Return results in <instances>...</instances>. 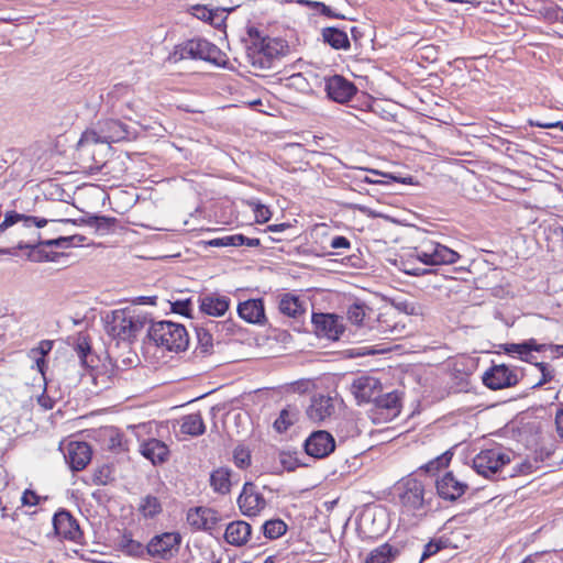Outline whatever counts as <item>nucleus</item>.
I'll return each instance as SVG.
<instances>
[{
    "label": "nucleus",
    "mask_w": 563,
    "mask_h": 563,
    "mask_svg": "<svg viewBox=\"0 0 563 563\" xmlns=\"http://www.w3.org/2000/svg\"><path fill=\"white\" fill-rule=\"evenodd\" d=\"M400 511L408 516H422L431 509L432 492L415 476L401 478L395 486Z\"/></svg>",
    "instance_id": "1"
},
{
    "label": "nucleus",
    "mask_w": 563,
    "mask_h": 563,
    "mask_svg": "<svg viewBox=\"0 0 563 563\" xmlns=\"http://www.w3.org/2000/svg\"><path fill=\"white\" fill-rule=\"evenodd\" d=\"M103 321L106 333L118 342L135 339L150 322L145 313L130 307L110 311Z\"/></svg>",
    "instance_id": "2"
},
{
    "label": "nucleus",
    "mask_w": 563,
    "mask_h": 563,
    "mask_svg": "<svg viewBox=\"0 0 563 563\" xmlns=\"http://www.w3.org/2000/svg\"><path fill=\"white\" fill-rule=\"evenodd\" d=\"M135 137V131L115 119L99 120L93 129L86 130L78 142L79 146L97 143H118Z\"/></svg>",
    "instance_id": "3"
},
{
    "label": "nucleus",
    "mask_w": 563,
    "mask_h": 563,
    "mask_svg": "<svg viewBox=\"0 0 563 563\" xmlns=\"http://www.w3.org/2000/svg\"><path fill=\"white\" fill-rule=\"evenodd\" d=\"M148 338L156 346L170 352L185 351L189 343L186 328L167 320L153 322L148 329Z\"/></svg>",
    "instance_id": "4"
},
{
    "label": "nucleus",
    "mask_w": 563,
    "mask_h": 563,
    "mask_svg": "<svg viewBox=\"0 0 563 563\" xmlns=\"http://www.w3.org/2000/svg\"><path fill=\"white\" fill-rule=\"evenodd\" d=\"M85 241L86 236L80 234H73L69 236H59L57 239L43 241L38 239L36 243H24L21 241L18 243L16 247L19 250H31L29 258L33 262H55L59 254L56 252H45L43 249H41L42 246L68 249L71 246L81 245Z\"/></svg>",
    "instance_id": "5"
},
{
    "label": "nucleus",
    "mask_w": 563,
    "mask_h": 563,
    "mask_svg": "<svg viewBox=\"0 0 563 563\" xmlns=\"http://www.w3.org/2000/svg\"><path fill=\"white\" fill-rule=\"evenodd\" d=\"M287 45L283 40L264 37L253 43L247 58L250 63L258 69H269L275 60L279 59L286 52Z\"/></svg>",
    "instance_id": "6"
},
{
    "label": "nucleus",
    "mask_w": 563,
    "mask_h": 563,
    "mask_svg": "<svg viewBox=\"0 0 563 563\" xmlns=\"http://www.w3.org/2000/svg\"><path fill=\"white\" fill-rule=\"evenodd\" d=\"M219 48L205 38H192L177 45L169 57L173 62L192 58L219 63Z\"/></svg>",
    "instance_id": "7"
},
{
    "label": "nucleus",
    "mask_w": 563,
    "mask_h": 563,
    "mask_svg": "<svg viewBox=\"0 0 563 563\" xmlns=\"http://www.w3.org/2000/svg\"><path fill=\"white\" fill-rule=\"evenodd\" d=\"M511 453L501 446L482 450L473 459V468L477 474L490 478L510 463Z\"/></svg>",
    "instance_id": "8"
},
{
    "label": "nucleus",
    "mask_w": 563,
    "mask_h": 563,
    "mask_svg": "<svg viewBox=\"0 0 563 563\" xmlns=\"http://www.w3.org/2000/svg\"><path fill=\"white\" fill-rule=\"evenodd\" d=\"M400 396L397 391L379 394L369 409V417L374 423H385L394 420L400 413Z\"/></svg>",
    "instance_id": "9"
},
{
    "label": "nucleus",
    "mask_w": 563,
    "mask_h": 563,
    "mask_svg": "<svg viewBox=\"0 0 563 563\" xmlns=\"http://www.w3.org/2000/svg\"><path fill=\"white\" fill-rule=\"evenodd\" d=\"M181 536L178 532H164L154 536L146 545V553L152 558L167 560L179 549Z\"/></svg>",
    "instance_id": "10"
},
{
    "label": "nucleus",
    "mask_w": 563,
    "mask_h": 563,
    "mask_svg": "<svg viewBox=\"0 0 563 563\" xmlns=\"http://www.w3.org/2000/svg\"><path fill=\"white\" fill-rule=\"evenodd\" d=\"M241 512L246 517L260 515L267 506L266 499L253 483H245L238 497Z\"/></svg>",
    "instance_id": "11"
},
{
    "label": "nucleus",
    "mask_w": 563,
    "mask_h": 563,
    "mask_svg": "<svg viewBox=\"0 0 563 563\" xmlns=\"http://www.w3.org/2000/svg\"><path fill=\"white\" fill-rule=\"evenodd\" d=\"M438 496L445 501H455L468 489V484L459 479L453 472H445L435 479Z\"/></svg>",
    "instance_id": "12"
},
{
    "label": "nucleus",
    "mask_w": 563,
    "mask_h": 563,
    "mask_svg": "<svg viewBox=\"0 0 563 563\" xmlns=\"http://www.w3.org/2000/svg\"><path fill=\"white\" fill-rule=\"evenodd\" d=\"M324 90L328 97L338 102H349L357 91L356 86L341 75L324 77Z\"/></svg>",
    "instance_id": "13"
},
{
    "label": "nucleus",
    "mask_w": 563,
    "mask_h": 563,
    "mask_svg": "<svg viewBox=\"0 0 563 563\" xmlns=\"http://www.w3.org/2000/svg\"><path fill=\"white\" fill-rule=\"evenodd\" d=\"M306 453L314 459H324L335 449V440L324 430L313 431L305 441Z\"/></svg>",
    "instance_id": "14"
},
{
    "label": "nucleus",
    "mask_w": 563,
    "mask_h": 563,
    "mask_svg": "<svg viewBox=\"0 0 563 563\" xmlns=\"http://www.w3.org/2000/svg\"><path fill=\"white\" fill-rule=\"evenodd\" d=\"M483 383L489 389L498 390L515 386L518 383V375L505 364L494 365L484 373Z\"/></svg>",
    "instance_id": "15"
},
{
    "label": "nucleus",
    "mask_w": 563,
    "mask_h": 563,
    "mask_svg": "<svg viewBox=\"0 0 563 563\" xmlns=\"http://www.w3.org/2000/svg\"><path fill=\"white\" fill-rule=\"evenodd\" d=\"M350 389L358 404H373L382 393L383 387L377 378L363 375L353 380Z\"/></svg>",
    "instance_id": "16"
},
{
    "label": "nucleus",
    "mask_w": 563,
    "mask_h": 563,
    "mask_svg": "<svg viewBox=\"0 0 563 563\" xmlns=\"http://www.w3.org/2000/svg\"><path fill=\"white\" fill-rule=\"evenodd\" d=\"M312 324L319 336H324L333 341L339 340L344 331V327L339 317L331 313H313Z\"/></svg>",
    "instance_id": "17"
},
{
    "label": "nucleus",
    "mask_w": 563,
    "mask_h": 563,
    "mask_svg": "<svg viewBox=\"0 0 563 563\" xmlns=\"http://www.w3.org/2000/svg\"><path fill=\"white\" fill-rule=\"evenodd\" d=\"M278 310L283 316L292 318L296 321L305 319L307 313V301L299 295L284 292L277 297Z\"/></svg>",
    "instance_id": "18"
},
{
    "label": "nucleus",
    "mask_w": 563,
    "mask_h": 563,
    "mask_svg": "<svg viewBox=\"0 0 563 563\" xmlns=\"http://www.w3.org/2000/svg\"><path fill=\"white\" fill-rule=\"evenodd\" d=\"M53 526L56 534L63 539L78 541L81 537L77 520L66 510H59L54 515Z\"/></svg>",
    "instance_id": "19"
},
{
    "label": "nucleus",
    "mask_w": 563,
    "mask_h": 563,
    "mask_svg": "<svg viewBox=\"0 0 563 563\" xmlns=\"http://www.w3.org/2000/svg\"><path fill=\"white\" fill-rule=\"evenodd\" d=\"M219 521L218 512L207 507H196L189 509L187 522L197 530L212 531Z\"/></svg>",
    "instance_id": "20"
},
{
    "label": "nucleus",
    "mask_w": 563,
    "mask_h": 563,
    "mask_svg": "<svg viewBox=\"0 0 563 563\" xmlns=\"http://www.w3.org/2000/svg\"><path fill=\"white\" fill-rule=\"evenodd\" d=\"M139 451L142 456L151 461L153 465L167 462L170 453L167 444L155 438L143 440L140 443Z\"/></svg>",
    "instance_id": "21"
},
{
    "label": "nucleus",
    "mask_w": 563,
    "mask_h": 563,
    "mask_svg": "<svg viewBox=\"0 0 563 563\" xmlns=\"http://www.w3.org/2000/svg\"><path fill=\"white\" fill-rule=\"evenodd\" d=\"M91 448L86 442H70L65 455L70 468L75 472L86 468L91 460Z\"/></svg>",
    "instance_id": "22"
},
{
    "label": "nucleus",
    "mask_w": 563,
    "mask_h": 563,
    "mask_svg": "<svg viewBox=\"0 0 563 563\" xmlns=\"http://www.w3.org/2000/svg\"><path fill=\"white\" fill-rule=\"evenodd\" d=\"M239 317L249 323L263 325L266 322L263 299H247L238 306Z\"/></svg>",
    "instance_id": "23"
},
{
    "label": "nucleus",
    "mask_w": 563,
    "mask_h": 563,
    "mask_svg": "<svg viewBox=\"0 0 563 563\" xmlns=\"http://www.w3.org/2000/svg\"><path fill=\"white\" fill-rule=\"evenodd\" d=\"M334 412L333 399L322 394L314 395L306 413L308 418L314 422H320L329 418Z\"/></svg>",
    "instance_id": "24"
},
{
    "label": "nucleus",
    "mask_w": 563,
    "mask_h": 563,
    "mask_svg": "<svg viewBox=\"0 0 563 563\" xmlns=\"http://www.w3.org/2000/svg\"><path fill=\"white\" fill-rule=\"evenodd\" d=\"M199 302L201 312L212 317L224 316L230 307V298L219 294L203 295L200 297Z\"/></svg>",
    "instance_id": "25"
},
{
    "label": "nucleus",
    "mask_w": 563,
    "mask_h": 563,
    "mask_svg": "<svg viewBox=\"0 0 563 563\" xmlns=\"http://www.w3.org/2000/svg\"><path fill=\"white\" fill-rule=\"evenodd\" d=\"M548 347L547 344H539L534 339L523 341L521 343H507L503 345L506 354L511 356H518L525 362H531V353L543 352Z\"/></svg>",
    "instance_id": "26"
},
{
    "label": "nucleus",
    "mask_w": 563,
    "mask_h": 563,
    "mask_svg": "<svg viewBox=\"0 0 563 563\" xmlns=\"http://www.w3.org/2000/svg\"><path fill=\"white\" fill-rule=\"evenodd\" d=\"M426 243L430 252L431 264L433 266L454 264L461 257L457 252L443 244L433 241Z\"/></svg>",
    "instance_id": "27"
},
{
    "label": "nucleus",
    "mask_w": 563,
    "mask_h": 563,
    "mask_svg": "<svg viewBox=\"0 0 563 563\" xmlns=\"http://www.w3.org/2000/svg\"><path fill=\"white\" fill-rule=\"evenodd\" d=\"M252 528L245 521H233L227 526L224 539L229 544L241 547L249 541Z\"/></svg>",
    "instance_id": "28"
},
{
    "label": "nucleus",
    "mask_w": 563,
    "mask_h": 563,
    "mask_svg": "<svg viewBox=\"0 0 563 563\" xmlns=\"http://www.w3.org/2000/svg\"><path fill=\"white\" fill-rule=\"evenodd\" d=\"M258 239H251L243 234H232L225 235L221 238H216L207 242L209 246L212 247H227V246H242L246 245L249 247H255L260 245Z\"/></svg>",
    "instance_id": "29"
},
{
    "label": "nucleus",
    "mask_w": 563,
    "mask_h": 563,
    "mask_svg": "<svg viewBox=\"0 0 563 563\" xmlns=\"http://www.w3.org/2000/svg\"><path fill=\"white\" fill-rule=\"evenodd\" d=\"M399 555V550L389 544L384 543L369 552L365 563H391Z\"/></svg>",
    "instance_id": "30"
},
{
    "label": "nucleus",
    "mask_w": 563,
    "mask_h": 563,
    "mask_svg": "<svg viewBox=\"0 0 563 563\" xmlns=\"http://www.w3.org/2000/svg\"><path fill=\"white\" fill-rule=\"evenodd\" d=\"M323 42L334 49H347L350 41L347 34L336 27H325L322 30Z\"/></svg>",
    "instance_id": "31"
},
{
    "label": "nucleus",
    "mask_w": 563,
    "mask_h": 563,
    "mask_svg": "<svg viewBox=\"0 0 563 563\" xmlns=\"http://www.w3.org/2000/svg\"><path fill=\"white\" fill-rule=\"evenodd\" d=\"M180 431L184 434L198 437L205 433L206 427L199 412L190 413L181 418Z\"/></svg>",
    "instance_id": "32"
},
{
    "label": "nucleus",
    "mask_w": 563,
    "mask_h": 563,
    "mask_svg": "<svg viewBox=\"0 0 563 563\" xmlns=\"http://www.w3.org/2000/svg\"><path fill=\"white\" fill-rule=\"evenodd\" d=\"M102 437L109 450L120 453L128 450L123 433L113 427L104 428Z\"/></svg>",
    "instance_id": "33"
},
{
    "label": "nucleus",
    "mask_w": 563,
    "mask_h": 563,
    "mask_svg": "<svg viewBox=\"0 0 563 563\" xmlns=\"http://www.w3.org/2000/svg\"><path fill=\"white\" fill-rule=\"evenodd\" d=\"M3 221L4 224L8 225L9 228L21 221L23 222L24 228H31L33 225L36 228H43L47 224V220L44 218L25 216L18 213L15 211L7 212Z\"/></svg>",
    "instance_id": "34"
},
{
    "label": "nucleus",
    "mask_w": 563,
    "mask_h": 563,
    "mask_svg": "<svg viewBox=\"0 0 563 563\" xmlns=\"http://www.w3.org/2000/svg\"><path fill=\"white\" fill-rule=\"evenodd\" d=\"M231 471L227 467H220L210 475V485L219 494H228L231 488Z\"/></svg>",
    "instance_id": "35"
},
{
    "label": "nucleus",
    "mask_w": 563,
    "mask_h": 563,
    "mask_svg": "<svg viewBox=\"0 0 563 563\" xmlns=\"http://www.w3.org/2000/svg\"><path fill=\"white\" fill-rule=\"evenodd\" d=\"M119 548L122 552L134 558H142L146 552V547L134 540L129 534H123L119 540Z\"/></svg>",
    "instance_id": "36"
},
{
    "label": "nucleus",
    "mask_w": 563,
    "mask_h": 563,
    "mask_svg": "<svg viewBox=\"0 0 563 563\" xmlns=\"http://www.w3.org/2000/svg\"><path fill=\"white\" fill-rule=\"evenodd\" d=\"M262 528L264 536L271 540L282 537L287 531V525L282 519L267 520Z\"/></svg>",
    "instance_id": "37"
},
{
    "label": "nucleus",
    "mask_w": 563,
    "mask_h": 563,
    "mask_svg": "<svg viewBox=\"0 0 563 563\" xmlns=\"http://www.w3.org/2000/svg\"><path fill=\"white\" fill-rule=\"evenodd\" d=\"M140 511L146 518H153L162 511V505L157 497L147 495L140 504Z\"/></svg>",
    "instance_id": "38"
},
{
    "label": "nucleus",
    "mask_w": 563,
    "mask_h": 563,
    "mask_svg": "<svg viewBox=\"0 0 563 563\" xmlns=\"http://www.w3.org/2000/svg\"><path fill=\"white\" fill-rule=\"evenodd\" d=\"M453 453L451 451H446L442 453L441 455L437 456L435 459L429 461L427 464L421 466L420 468L426 471L427 473H434L442 468H445L449 466L451 460H452Z\"/></svg>",
    "instance_id": "39"
},
{
    "label": "nucleus",
    "mask_w": 563,
    "mask_h": 563,
    "mask_svg": "<svg viewBox=\"0 0 563 563\" xmlns=\"http://www.w3.org/2000/svg\"><path fill=\"white\" fill-rule=\"evenodd\" d=\"M87 225L93 228L98 233L106 234L110 231L111 227L114 223V219L103 217V216H93L89 217L86 220Z\"/></svg>",
    "instance_id": "40"
},
{
    "label": "nucleus",
    "mask_w": 563,
    "mask_h": 563,
    "mask_svg": "<svg viewBox=\"0 0 563 563\" xmlns=\"http://www.w3.org/2000/svg\"><path fill=\"white\" fill-rule=\"evenodd\" d=\"M400 269L405 274L411 275V276H421V275L434 273V271L431 268L418 266L417 263L415 262V257H412V256L405 261H401Z\"/></svg>",
    "instance_id": "41"
},
{
    "label": "nucleus",
    "mask_w": 563,
    "mask_h": 563,
    "mask_svg": "<svg viewBox=\"0 0 563 563\" xmlns=\"http://www.w3.org/2000/svg\"><path fill=\"white\" fill-rule=\"evenodd\" d=\"M366 316V307L363 303L354 302L347 308L346 317L355 325H361Z\"/></svg>",
    "instance_id": "42"
},
{
    "label": "nucleus",
    "mask_w": 563,
    "mask_h": 563,
    "mask_svg": "<svg viewBox=\"0 0 563 563\" xmlns=\"http://www.w3.org/2000/svg\"><path fill=\"white\" fill-rule=\"evenodd\" d=\"M233 461L240 468L247 467L251 463L250 451L243 445H238L233 451Z\"/></svg>",
    "instance_id": "43"
},
{
    "label": "nucleus",
    "mask_w": 563,
    "mask_h": 563,
    "mask_svg": "<svg viewBox=\"0 0 563 563\" xmlns=\"http://www.w3.org/2000/svg\"><path fill=\"white\" fill-rule=\"evenodd\" d=\"M92 380L99 390H106L111 387L113 383L112 376L108 375L107 372L97 369L92 373Z\"/></svg>",
    "instance_id": "44"
},
{
    "label": "nucleus",
    "mask_w": 563,
    "mask_h": 563,
    "mask_svg": "<svg viewBox=\"0 0 563 563\" xmlns=\"http://www.w3.org/2000/svg\"><path fill=\"white\" fill-rule=\"evenodd\" d=\"M75 351L81 362L82 365H88V357L91 353V347L89 342L85 338H79Z\"/></svg>",
    "instance_id": "45"
},
{
    "label": "nucleus",
    "mask_w": 563,
    "mask_h": 563,
    "mask_svg": "<svg viewBox=\"0 0 563 563\" xmlns=\"http://www.w3.org/2000/svg\"><path fill=\"white\" fill-rule=\"evenodd\" d=\"M443 548H444V542L441 539L431 540L430 542H428L424 545L423 552L421 554V560H426V559L437 554Z\"/></svg>",
    "instance_id": "46"
},
{
    "label": "nucleus",
    "mask_w": 563,
    "mask_h": 563,
    "mask_svg": "<svg viewBox=\"0 0 563 563\" xmlns=\"http://www.w3.org/2000/svg\"><path fill=\"white\" fill-rule=\"evenodd\" d=\"M412 257H415L422 265L433 266L431 264V256L427 243H423L420 247L415 249V254Z\"/></svg>",
    "instance_id": "47"
},
{
    "label": "nucleus",
    "mask_w": 563,
    "mask_h": 563,
    "mask_svg": "<svg viewBox=\"0 0 563 563\" xmlns=\"http://www.w3.org/2000/svg\"><path fill=\"white\" fill-rule=\"evenodd\" d=\"M280 463L284 466L285 470L291 472L300 466H305L296 456H292L291 454L283 453L280 455Z\"/></svg>",
    "instance_id": "48"
},
{
    "label": "nucleus",
    "mask_w": 563,
    "mask_h": 563,
    "mask_svg": "<svg viewBox=\"0 0 563 563\" xmlns=\"http://www.w3.org/2000/svg\"><path fill=\"white\" fill-rule=\"evenodd\" d=\"M192 15L201 21H212L213 12L206 5L197 4L191 8Z\"/></svg>",
    "instance_id": "49"
},
{
    "label": "nucleus",
    "mask_w": 563,
    "mask_h": 563,
    "mask_svg": "<svg viewBox=\"0 0 563 563\" xmlns=\"http://www.w3.org/2000/svg\"><path fill=\"white\" fill-rule=\"evenodd\" d=\"M172 307L174 312L188 317L191 310V300H176L173 302Z\"/></svg>",
    "instance_id": "50"
},
{
    "label": "nucleus",
    "mask_w": 563,
    "mask_h": 563,
    "mask_svg": "<svg viewBox=\"0 0 563 563\" xmlns=\"http://www.w3.org/2000/svg\"><path fill=\"white\" fill-rule=\"evenodd\" d=\"M37 402L45 410L53 409L56 402V399L48 394V387L46 386L44 393L38 397Z\"/></svg>",
    "instance_id": "51"
},
{
    "label": "nucleus",
    "mask_w": 563,
    "mask_h": 563,
    "mask_svg": "<svg viewBox=\"0 0 563 563\" xmlns=\"http://www.w3.org/2000/svg\"><path fill=\"white\" fill-rule=\"evenodd\" d=\"M542 374V378L536 384V386H542L553 378V372L549 368L545 363H537L536 364Z\"/></svg>",
    "instance_id": "52"
},
{
    "label": "nucleus",
    "mask_w": 563,
    "mask_h": 563,
    "mask_svg": "<svg viewBox=\"0 0 563 563\" xmlns=\"http://www.w3.org/2000/svg\"><path fill=\"white\" fill-rule=\"evenodd\" d=\"M21 500L24 506H36L38 504L40 497L35 492L26 489L23 493Z\"/></svg>",
    "instance_id": "53"
},
{
    "label": "nucleus",
    "mask_w": 563,
    "mask_h": 563,
    "mask_svg": "<svg viewBox=\"0 0 563 563\" xmlns=\"http://www.w3.org/2000/svg\"><path fill=\"white\" fill-rule=\"evenodd\" d=\"M254 212H255V219L257 222L268 221L271 218V214H272L269 209L263 205H257Z\"/></svg>",
    "instance_id": "54"
},
{
    "label": "nucleus",
    "mask_w": 563,
    "mask_h": 563,
    "mask_svg": "<svg viewBox=\"0 0 563 563\" xmlns=\"http://www.w3.org/2000/svg\"><path fill=\"white\" fill-rule=\"evenodd\" d=\"M531 126H538L542 129H554L559 128L563 131V122L562 121H555V122H548V121H539V120H529Z\"/></svg>",
    "instance_id": "55"
},
{
    "label": "nucleus",
    "mask_w": 563,
    "mask_h": 563,
    "mask_svg": "<svg viewBox=\"0 0 563 563\" xmlns=\"http://www.w3.org/2000/svg\"><path fill=\"white\" fill-rule=\"evenodd\" d=\"M330 246L332 249H350L351 242L342 235H336L331 240Z\"/></svg>",
    "instance_id": "56"
},
{
    "label": "nucleus",
    "mask_w": 563,
    "mask_h": 563,
    "mask_svg": "<svg viewBox=\"0 0 563 563\" xmlns=\"http://www.w3.org/2000/svg\"><path fill=\"white\" fill-rule=\"evenodd\" d=\"M556 432L563 439V409L558 410L555 416Z\"/></svg>",
    "instance_id": "57"
},
{
    "label": "nucleus",
    "mask_w": 563,
    "mask_h": 563,
    "mask_svg": "<svg viewBox=\"0 0 563 563\" xmlns=\"http://www.w3.org/2000/svg\"><path fill=\"white\" fill-rule=\"evenodd\" d=\"M51 349H52V342L42 341L40 344V347L36 350H33L32 352L35 354H40L41 356H45L49 352Z\"/></svg>",
    "instance_id": "58"
},
{
    "label": "nucleus",
    "mask_w": 563,
    "mask_h": 563,
    "mask_svg": "<svg viewBox=\"0 0 563 563\" xmlns=\"http://www.w3.org/2000/svg\"><path fill=\"white\" fill-rule=\"evenodd\" d=\"M291 225L289 223H279V224H272L267 227V230L273 233H280L288 229H290Z\"/></svg>",
    "instance_id": "59"
},
{
    "label": "nucleus",
    "mask_w": 563,
    "mask_h": 563,
    "mask_svg": "<svg viewBox=\"0 0 563 563\" xmlns=\"http://www.w3.org/2000/svg\"><path fill=\"white\" fill-rule=\"evenodd\" d=\"M198 336H199V341H200L201 345L205 347V351H207L208 346L211 345L210 335L208 333H203L202 335L200 333H198Z\"/></svg>",
    "instance_id": "60"
},
{
    "label": "nucleus",
    "mask_w": 563,
    "mask_h": 563,
    "mask_svg": "<svg viewBox=\"0 0 563 563\" xmlns=\"http://www.w3.org/2000/svg\"><path fill=\"white\" fill-rule=\"evenodd\" d=\"M532 470V465L530 463H522L519 465L517 471L518 474H529Z\"/></svg>",
    "instance_id": "61"
},
{
    "label": "nucleus",
    "mask_w": 563,
    "mask_h": 563,
    "mask_svg": "<svg viewBox=\"0 0 563 563\" xmlns=\"http://www.w3.org/2000/svg\"><path fill=\"white\" fill-rule=\"evenodd\" d=\"M35 365H36V368L37 371L44 375V367H45V360H44V356H40L35 360Z\"/></svg>",
    "instance_id": "62"
},
{
    "label": "nucleus",
    "mask_w": 563,
    "mask_h": 563,
    "mask_svg": "<svg viewBox=\"0 0 563 563\" xmlns=\"http://www.w3.org/2000/svg\"><path fill=\"white\" fill-rule=\"evenodd\" d=\"M316 5L321 8V12H322L323 14H325V15H330L331 10H330V8H329L328 5H325V4H324V3H322V2H316Z\"/></svg>",
    "instance_id": "63"
},
{
    "label": "nucleus",
    "mask_w": 563,
    "mask_h": 563,
    "mask_svg": "<svg viewBox=\"0 0 563 563\" xmlns=\"http://www.w3.org/2000/svg\"><path fill=\"white\" fill-rule=\"evenodd\" d=\"M537 560V554H530L528 556H526L521 563H534Z\"/></svg>",
    "instance_id": "64"
}]
</instances>
